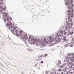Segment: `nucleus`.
Wrapping results in <instances>:
<instances>
[{
    "instance_id": "nucleus-1",
    "label": "nucleus",
    "mask_w": 74,
    "mask_h": 74,
    "mask_svg": "<svg viewBox=\"0 0 74 74\" xmlns=\"http://www.w3.org/2000/svg\"><path fill=\"white\" fill-rule=\"evenodd\" d=\"M31 42H33L34 44L36 43V45H39V44L42 46L45 47V45H47V39H46V38H45L42 42V41L41 40H40L38 39L34 40V38H31Z\"/></svg>"
},
{
    "instance_id": "nucleus-2",
    "label": "nucleus",
    "mask_w": 74,
    "mask_h": 74,
    "mask_svg": "<svg viewBox=\"0 0 74 74\" xmlns=\"http://www.w3.org/2000/svg\"><path fill=\"white\" fill-rule=\"evenodd\" d=\"M60 36L61 35H60V34H58L57 33V34H56V37L55 38H54L53 37L52 38L51 36L49 38L50 39L49 41V42L50 43H52L53 44L55 43L54 42L56 43H57V42H60L61 40L60 38H58L56 36H58V37H60Z\"/></svg>"
},
{
    "instance_id": "nucleus-3",
    "label": "nucleus",
    "mask_w": 74,
    "mask_h": 74,
    "mask_svg": "<svg viewBox=\"0 0 74 74\" xmlns=\"http://www.w3.org/2000/svg\"><path fill=\"white\" fill-rule=\"evenodd\" d=\"M68 12L69 13V14H68V15L69 16L68 17L69 21L71 17L73 18V10H72L71 11H70V10H69Z\"/></svg>"
},
{
    "instance_id": "nucleus-4",
    "label": "nucleus",
    "mask_w": 74,
    "mask_h": 74,
    "mask_svg": "<svg viewBox=\"0 0 74 74\" xmlns=\"http://www.w3.org/2000/svg\"><path fill=\"white\" fill-rule=\"evenodd\" d=\"M25 35H24L23 36V39H25V40H27V39H28V37L27 36V34H25Z\"/></svg>"
},
{
    "instance_id": "nucleus-5",
    "label": "nucleus",
    "mask_w": 74,
    "mask_h": 74,
    "mask_svg": "<svg viewBox=\"0 0 74 74\" xmlns=\"http://www.w3.org/2000/svg\"><path fill=\"white\" fill-rule=\"evenodd\" d=\"M8 13H5L4 15H3V17H5V18H9V16L8 15Z\"/></svg>"
},
{
    "instance_id": "nucleus-6",
    "label": "nucleus",
    "mask_w": 74,
    "mask_h": 74,
    "mask_svg": "<svg viewBox=\"0 0 74 74\" xmlns=\"http://www.w3.org/2000/svg\"><path fill=\"white\" fill-rule=\"evenodd\" d=\"M9 19H10L9 18H7L6 19H5V18H4L3 19L4 22H6V21H9Z\"/></svg>"
},
{
    "instance_id": "nucleus-7",
    "label": "nucleus",
    "mask_w": 74,
    "mask_h": 74,
    "mask_svg": "<svg viewBox=\"0 0 74 74\" xmlns=\"http://www.w3.org/2000/svg\"><path fill=\"white\" fill-rule=\"evenodd\" d=\"M23 32L22 30L20 31L19 32V33H20V34L19 35V36L20 37H22V36H23V34L22 33Z\"/></svg>"
},
{
    "instance_id": "nucleus-8",
    "label": "nucleus",
    "mask_w": 74,
    "mask_h": 74,
    "mask_svg": "<svg viewBox=\"0 0 74 74\" xmlns=\"http://www.w3.org/2000/svg\"><path fill=\"white\" fill-rule=\"evenodd\" d=\"M70 59H71V61L74 62V57L70 58Z\"/></svg>"
},
{
    "instance_id": "nucleus-9",
    "label": "nucleus",
    "mask_w": 74,
    "mask_h": 74,
    "mask_svg": "<svg viewBox=\"0 0 74 74\" xmlns=\"http://www.w3.org/2000/svg\"><path fill=\"white\" fill-rule=\"evenodd\" d=\"M3 0H0V5H1L3 4Z\"/></svg>"
},
{
    "instance_id": "nucleus-10",
    "label": "nucleus",
    "mask_w": 74,
    "mask_h": 74,
    "mask_svg": "<svg viewBox=\"0 0 74 74\" xmlns=\"http://www.w3.org/2000/svg\"><path fill=\"white\" fill-rule=\"evenodd\" d=\"M27 50L28 51H30V52H33V50L32 49H27Z\"/></svg>"
},
{
    "instance_id": "nucleus-11",
    "label": "nucleus",
    "mask_w": 74,
    "mask_h": 74,
    "mask_svg": "<svg viewBox=\"0 0 74 74\" xmlns=\"http://www.w3.org/2000/svg\"><path fill=\"white\" fill-rule=\"evenodd\" d=\"M67 4V3H65V4L66 5H68V6H69L71 4V2H69Z\"/></svg>"
},
{
    "instance_id": "nucleus-12",
    "label": "nucleus",
    "mask_w": 74,
    "mask_h": 74,
    "mask_svg": "<svg viewBox=\"0 0 74 74\" xmlns=\"http://www.w3.org/2000/svg\"><path fill=\"white\" fill-rule=\"evenodd\" d=\"M11 31H12V33H13V34H14V35L16 36V34H14V29H13Z\"/></svg>"
},
{
    "instance_id": "nucleus-13",
    "label": "nucleus",
    "mask_w": 74,
    "mask_h": 74,
    "mask_svg": "<svg viewBox=\"0 0 74 74\" xmlns=\"http://www.w3.org/2000/svg\"><path fill=\"white\" fill-rule=\"evenodd\" d=\"M63 40H64V41H66V37H64V38H63Z\"/></svg>"
},
{
    "instance_id": "nucleus-14",
    "label": "nucleus",
    "mask_w": 74,
    "mask_h": 74,
    "mask_svg": "<svg viewBox=\"0 0 74 74\" xmlns=\"http://www.w3.org/2000/svg\"><path fill=\"white\" fill-rule=\"evenodd\" d=\"M12 23H9V26H10V27H11L12 26Z\"/></svg>"
},
{
    "instance_id": "nucleus-15",
    "label": "nucleus",
    "mask_w": 74,
    "mask_h": 74,
    "mask_svg": "<svg viewBox=\"0 0 74 74\" xmlns=\"http://www.w3.org/2000/svg\"><path fill=\"white\" fill-rule=\"evenodd\" d=\"M18 32H19V30H18V29H16L15 31V33H18Z\"/></svg>"
},
{
    "instance_id": "nucleus-16",
    "label": "nucleus",
    "mask_w": 74,
    "mask_h": 74,
    "mask_svg": "<svg viewBox=\"0 0 74 74\" xmlns=\"http://www.w3.org/2000/svg\"><path fill=\"white\" fill-rule=\"evenodd\" d=\"M10 26L9 24L7 23L6 25V26L7 28V26Z\"/></svg>"
},
{
    "instance_id": "nucleus-17",
    "label": "nucleus",
    "mask_w": 74,
    "mask_h": 74,
    "mask_svg": "<svg viewBox=\"0 0 74 74\" xmlns=\"http://www.w3.org/2000/svg\"><path fill=\"white\" fill-rule=\"evenodd\" d=\"M42 56H43V57L44 58V56H43V55H41V56H40V57L39 56H38V58H40V57L42 58Z\"/></svg>"
},
{
    "instance_id": "nucleus-18",
    "label": "nucleus",
    "mask_w": 74,
    "mask_h": 74,
    "mask_svg": "<svg viewBox=\"0 0 74 74\" xmlns=\"http://www.w3.org/2000/svg\"><path fill=\"white\" fill-rule=\"evenodd\" d=\"M3 8V6H0V9H1L2 10Z\"/></svg>"
},
{
    "instance_id": "nucleus-19",
    "label": "nucleus",
    "mask_w": 74,
    "mask_h": 74,
    "mask_svg": "<svg viewBox=\"0 0 74 74\" xmlns=\"http://www.w3.org/2000/svg\"><path fill=\"white\" fill-rule=\"evenodd\" d=\"M68 21L66 22V23H67V25L68 26H69L70 25V23H68Z\"/></svg>"
},
{
    "instance_id": "nucleus-20",
    "label": "nucleus",
    "mask_w": 74,
    "mask_h": 74,
    "mask_svg": "<svg viewBox=\"0 0 74 74\" xmlns=\"http://www.w3.org/2000/svg\"><path fill=\"white\" fill-rule=\"evenodd\" d=\"M16 28H17V27H15L13 29V30H16Z\"/></svg>"
},
{
    "instance_id": "nucleus-21",
    "label": "nucleus",
    "mask_w": 74,
    "mask_h": 74,
    "mask_svg": "<svg viewBox=\"0 0 74 74\" xmlns=\"http://www.w3.org/2000/svg\"><path fill=\"white\" fill-rule=\"evenodd\" d=\"M68 46V44H66L64 45V47H67Z\"/></svg>"
},
{
    "instance_id": "nucleus-22",
    "label": "nucleus",
    "mask_w": 74,
    "mask_h": 74,
    "mask_svg": "<svg viewBox=\"0 0 74 74\" xmlns=\"http://www.w3.org/2000/svg\"><path fill=\"white\" fill-rule=\"evenodd\" d=\"M5 9H6V7H4V8H3V9H2V10H3V11H4V10H5Z\"/></svg>"
},
{
    "instance_id": "nucleus-23",
    "label": "nucleus",
    "mask_w": 74,
    "mask_h": 74,
    "mask_svg": "<svg viewBox=\"0 0 74 74\" xmlns=\"http://www.w3.org/2000/svg\"><path fill=\"white\" fill-rule=\"evenodd\" d=\"M67 34V32H66L65 31H64V34L65 35H66V34Z\"/></svg>"
},
{
    "instance_id": "nucleus-24",
    "label": "nucleus",
    "mask_w": 74,
    "mask_h": 74,
    "mask_svg": "<svg viewBox=\"0 0 74 74\" xmlns=\"http://www.w3.org/2000/svg\"><path fill=\"white\" fill-rule=\"evenodd\" d=\"M8 22H7V23H9V24H10V23H11V21H9V20L8 21Z\"/></svg>"
},
{
    "instance_id": "nucleus-25",
    "label": "nucleus",
    "mask_w": 74,
    "mask_h": 74,
    "mask_svg": "<svg viewBox=\"0 0 74 74\" xmlns=\"http://www.w3.org/2000/svg\"><path fill=\"white\" fill-rule=\"evenodd\" d=\"M69 29L71 28H72V26H71V25L69 26Z\"/></svg>"
},
{
    "instance_id": "nucleus-26",
    "label": "nucleus",
    "mask_w": 74,
    "mask_h": 74,
    "mask_svg": "<svg viewBox=\"0 0 74 74\" xmlns=\"http://www.w3.org/2000/svg\"><path fill=\"white\" fill-rule=\"evenodd\" d=\"M3 11V9H2V10H0V12L1 13Z\"/></svg>"
},
{
    "instance_id": "nucleus-27",
    "label": "nucleus",
    "mask_w": 74,
    "mask_h": 74,
    "mask_svg": "<svg viewBox=\"0 0 74 74\" xmlns=\"http://www.w3.org/2000/svg\"><path fill=\"white\" fill-rule=\"evenodd\" d=\"M9 19L10 20H12V17H10Z\"/></svg>"
},
{
    "instance_id": "nucleus-28",
    "label": "nucleus",
    "mask_w": 74,
    "mask_h": 74,
    "mask_svg": "<svg viewBox=\"0 0 74 74\" xmlns=\"http://www.w3.org/2000/svg\"><path fill=\"white\" fill-rule=\"evenodd\" d=\"M70 47H73V45H70Z\"/></svg>"
},
{
    "instance_id": "nucleus-29",
    "label": "nucleus",
    "mask_w": 74,
    "mask_h": 74,
    "mask_svg": "<svg viewBox=\"0 0 74 74\" xmlns=\"http://www.w3.org/2000/svg\"><path fill=\"white\" fill-rule=\"evenodd\" d=\"M5 12H2V14H3V15H4L5 14Z\"/></svg>"
},
{
    "instance_id": "nucleus-30",
    "label": "nucleus",
    "mask_w": 74,
    "mask_h": 74,
    "mask_svg": "<svg viewBox=\"0 0 74 74\" xmlns=\"http://www.w3.org/2000/svg\"><path fill=\"white\" fill-rule=\"evenodd\" d=\"M11 27H10V26H9V27H8V29L9 30H10V28H11Z\"/></svg>"
},
{
    "instance_id": "nucleus-31",
    "label": "nucleus",
    "mask_w": 74,
    "mask_h": 74,
    "mask_svg": "<svg viewBox=\"0 0 74 74\" xmlns=\"http://www.w3.org/2000/svg\"><path fill=\"white\" fill-rule=\"evenodd\" d=\"M68 55L69 56H71V54L70 53H69L68 54Z\"/></svg>"
},
{
    "instance_id": "nucleus-32",
    "label": "nucleus",
    "mask_w": 74,
    "mask_h": 74,
    "mask_svg": "<svg viewBox=\"0 0 74 74\" xmlns=\"http://www.w3.org/2000/svg\"><path fill=\"white\" fill-rule=\"evenodd\" d=\"M66 28V30H68V29H67V26H66L65 27V28Z\"/></svg>"
},
{
    "instance_id": "nucleus-33",
    "label": "nucleus",
    "mask_w": 74,
    "mask_h": 74,
    "mask_svg": "<svg viewBox=\"0 0 74 74\" xmlns=\"http://www.w3.org/2000/svg\"><path fill=\"white\" fill-rule=\"evenodd\" d=\"M16 35L17 36H19V34L18 33H16Z\"/></svg>"
},
{
    "instance_id": "nucleus-34",
    "label": "nucleus",
    "mask_w": 74,
    "mask_h": 74,
    "mask_svg": "<svg viewBox=\"0 0 74 74\" xmlns=\"http://www.w3.org/2000/svg\"><path fill=\"white\" fill-rule=\"evenodd\" d=\"M61 31V34H62L63 33V32L62 31Z\"/></svg>"
},
{
    "instance_id": "nucleus-35",
    "label": "nucleus",
    "mask_w": 74,
    "mask_h": 74,
    "mask_svg": "<svg viewBox=\"0 0 74 74\" xmlns=\"http://www.w3.org/2000/svg\"><path fill=\"white\" fill-rule=\"evenodd\" d=\"M73 1L72 0H71V2L72 3H73Z\"/></svg>"
},
{
    "instance_id": "nucleus-36",
    "label": "nucleus",
    "mask_w": 74,
    "mask_h": 74,
    "mask_svg": "<svg viewBox=\"0 0 74 74\" xmlns=\"http://www.w3.org/2000/svg\"><path fill=\"white\" fill-rule=\"evenodd\" d=\"M69 9H71V6H69Z\"/></svg>"
},
{
    "instance_id": "nucleus-37",
    "label": "nucleus",
    "mask_w": 74,
    "mask_h": 74,
    "mask_svg": "<svg viewBox=\"0 0 74 74\" xmlns=\"http://www.w3.org/2000/svg\"><path fill=\"white\" fill-rule=\"evenodd\" d=\"M37 64H38V63H36V64L35 65V67H36L37 66H37Z\"/></svg>"
},
{
    "instance_id": "nucleus-38",
    "label": "nucleus",
    "mask_w": 74,
    "mask_h": 74,
    "mask_svg": "<svg viewBox=\"0 0 74 74\" xmlns=\"http://www.w3.org/2000/svg\"><path fill=\"white\" fill-rule=\"evenodd\" d=\"M30 39H31L30 38H29L28 39V41L29 42H30Z\"/></svg>"
},
{
    "instance_id": "nucleus-39",
    "label": "nucleus",
    "mask_w": 74,
    "mask_h": 74,
    "mask_svg": "<svg viewBox=\"0 0 74 74\" xmlns=\"http://www.w3.org/2000/svg\"><path fill=\"white\" fill-rule=\"evenodd\" d=\"M32 38V36H29V38Z\"/></svg>"
},
{
    "instance_id": "nucleus-40",
    "label": "nucleus",
    "mask_w": 74,
    "mask_h": 74,
    "mask_svg": "<svg viewBox=\"0 0 74 74\" xmlns=\"http://www.w3.org/2000/svg\"><path fill=\"white\" fill-rule=\"evenodd\" d=\"M73 23H71V26H73Z\"/></svg>"
},
{
    "instance_id": "nucleus-41",
    "label": "nucleus",
    "mask_w": 74,
    "mask_h": 74,
    "mask_svg": "<svg viewBox=\"0 0 74 74\" xmlns=\"http://www.w3.org/2000/svg\"><path fill=\"white\" fill-rule=\"evenodd\" d=\"M40 63H42V64L43 63V61H41L40 62Z\"/></svg>"
},
{
    "instance_id": "nucleus-42",
    "label": "nucleus",
    "mask_w": 74,
    "mask_h": 74,
    "mask_svg": "<svg viewBox=\"0 0 74 74\" xmlns=\"http://www.w3.org/2000/svg\"><path fill=\"white\" fill-rule=\"evenodd\" d=\"M42 60V59H39V60H38V61H39V60Z\"/></svg>"
},
{
    "instance_id": "nucleus-43",
    "label": "nucleus",
    "mask_w": 74,
    "mask_h": 74,
    "mask_svg": "<svg viewBox=\"0 0 74 74\" xmlns=\"http://www.w3.org/2000/svg\"><path fill=\"white\" fill-rule=\"evenodd\" d=\"M58 33L59 34H61V31H59L58 32Z\"/></svg>"
},
{
    "instance_id": "nucleus-44",
    "label": "nucleus",
    "mask_w": 74,
    "mask_h": 74,
    "mask_svg": "<svg viewBox=\"0 0 74 74\" xmlns=\"http://www.w3.org/2000/svg\"><path fill=\"white\" fill-rule=\"evenodd\" d=\"M72 21V19H70V22L71 23Z\"/></svg>"
},
{
    "instance_id": "nucleus-45",
    "label": "nucleus",
    "mask_w": 74,
    "mask_h": 74,
    "mask_svg": "<svg viewBox=\"0 0 74 74\" xmlns=\"http://www.w3.org/2000/svg\"><path fill=\"white\" fill-rule=\"evenodd\" d=\"M45 57H46L47 56V53L45 54Z\"/></svg>"
},
{
    "instance_id": "nucleus-46",
    "label": "nucleus",
    "mask_w": 74,
    "mask_h": 74,
    "mask_svg": "<svg viewBox=\"0 0 74 74\" xmlns=\"http://www.w3.org/2000/svg\"><path fill=\"white\" fill-rule=\"evenodd\" d=\"M61 74H64V73L62 72L61 73Z\"/></svg>"
},
{
    "instance_id": "nucleus-47",
    "label": "nucleus",
    "mask_w": 74,
    "mask_h": 74,
    "mask_svg": "<svg viewBox=\"0 0 74 74\" xmlns=\"http://www.w3.org/2000/svg\"><path fill=\"white\" fill-rule=\"evenodd\" d=\"M71 6L72 7H74V4H72L71 5Z\"/></svg>"
},
{
    "instance_id": "nucleus-48",
    "label": "nucleus",
    "mask_w": 74,
    "mask_h": 74,
    "mask_svg": "<svg viewBox=\"0 0 74 74\" xmlns=\"http://www.w3.org/2000/svg\"><path fill=\"white\" fill-rule=\"evenodd\" d=\"M72 40L73 41H74V38H72Z\"/></svg>"
},
{
    "instance_id": "nucleus-49",
    "label": "nucleus",
    "mask_w": 74,
    "mask_h": 74,
    "mask_svg": "<svg viewBox=\"0 0 74 74\" xmlns=\"http://www.w3.org/2000/svg\"><path fill=\"white\" fill-rule=\"evenodd\" d=\"M71 54L72 55H74V53H71Z\"/></svg>"
},
{
    "instance_id": "nucleus-50",
    "label": "nucleus",
    "mask_w": 74,
    "mask_h": 74,
    "mask_svg": "<svg viewBox=\"0 0 74 74\" xmlns=\"http://www.w3.org/2000/svg\"><path fill=\"white\" fill-rule=\"evenodd\" d=\"M8 37L9 38L10 40H11V39H10V37H9V36H8Z\"/></svg>"
},
{
    "instance_id": "nucleus-51",
    "label": "nucleus",
    "mask_w": 74,
    "mask_h": 74,
    "mask_svg": "<svg viewBox=\"0 0 74 74\" xmlns=\"http://www.w3.org/2000/svg\"><path fill=\"white\" fill-rule=\"evenodd\" d=\"M62 36H63V34H61V35Z\"/></svg>"
},
{
    "instance_id": "nucleus-52",
    "label": "nucleus",
    "mask_w": 74,
    "mask_h": 74,
    "mask_svg": "<svg viewBox=\"0 0 74 74\" xmlns=\"http://www.w3.org/2000/svg\"><path fill=\"white\" fill-rule=\"evenodd\" d=\"M70 31V30H68V32H69Z\"/></svg>"
},
{
    "instance_id": "nucleus-53",
    "label": "nucleus",
    "mask_w": 74,
    "mask_h": 74,
    "mask_svg": "<svg viewBox=\"0 0 74 74\" xmlns=\"http://www.w3.org/2000/svg\"><path fill=\"white\" fill-rule=\"evenodd\" d=\"M13 27H14L13 26H11V28L12 29V28H13Z\"/></svg>"
},
{
    "instance_id": "nucleus-54",
    "label": "nucleus",
    "mask_w": 74,
    "mask_h": 74,
    "mask_svg": "<svg viewBox=\"0 0 74 74\" xmlns=\"http://www.w3.org/2000/svg\"><path fill=\"white\" fill-rule=\"evenodd\" d=\"M70 74H73V73L72 72L70 73Z\"/></svg>"
},
{
    "instance_id": "nucleus-55",
    "label": "nucleus",
    "mask_w": 74,
    "mask_h": 74,
    "mask_svg": "<svg viewBox=\"0 0 74 74\" xmlns=\"http://www.w3.org/2000/svg\"><path fill=\"white\" fill-rule=\"evenodd\" d=\"M73 32H72V33H71V34H73Z\"/></svg>"
},
{
    "instance_id": "nucleus-56",
    "label": "nucleus",
    "mask_w": 74,
    "mask_h": 74,
    "mask_svg": "<svg viewBox=\"0 0 74 74\" xmlns=\"http://www.w3.org/2000/svg\"><path fill=\"white\" fill-rule=\"evenodd\" d=\"M25 44H26V45H27V47H29V46L28 45H27V44L26 43H25Z\"/></svg>"
},
{
    "instance_id": "nucleus-57",
    "label": "nucleus",
    "mask_w": 74,
    "mask_h": 74,
    "mask_svg": "<svg viewBox=\"0 0 74 74\" xmlns=\"http://www.w3.org/2000/svg\"><path fill=\"white\" fill-rule=\"evenodd\" d=\"M45 74H47V71H45Z\"/></svg>"
},
{
    "instance_id": "nucleus-58",
    "label": "nucleus",
    "mask_w": 74,
    "mask_h": 74,
    "mask_svg": "<svg viewBox=\"0 0 74 74\" xmlns=\"http://www.w3.org/2000/svg\"><path fill=\"white\" fill-rule=\"evenodd\" d=\"M43 40H44V39H41L42 41H43Z\"/></svg>"
},
{
    "instance_id": "nucleus-59",
    "label": "nucleus",
    "mask_w": 74,
    "mask_h": 74,
    "mask_svg": "<svg viewBox=\"0 0 74 74\" xmlns=\"http://www.w3.org/2000/svg\"><path fill=\"white\" fill-rule=\"evenodd\" d=\"M21 74H24V73H21Z\"/></svg>"
},
{
    "instance_id": "nucleus-60",
    "label": "nucleus",
    "mask_w": 74,
    "mask_h": 74,
    "mask_svg": "<svg viewBox=\"0 0 74 74\" xmlns=\"http://www.w3.org/2000/svg\"><path fill=\"white\" fill-rule=\"evenodd\" d=\"M57 74H60V73H57Z\"/></svg>"
},
{
    "instance_id": "nucleus-61",
    "label": "nucleus",
    "mask_w": 74,
    "mask_h": 74,
    "mask_svg": "<svg viewBox=\"0 0 74 74\" xmlns=\"http://www.w3.org/2000/svg\"><path fill=\"white\" fill-rule=\"evenodd\" d=\"M50 74H53V73H50Z\"/></svg>"
},
{
    "instance_id": "nucleus-62",
    "label": "nucleus",
    "mask_w": 74,
    "mask_h": 74,
    "mask_svg": "<svg viewBox=\"0 0 74 74\" xmlns=\"http://www.w3.org/2000/svg\"><path fill=\"white\" fill-rule=\"evenodd\" d=\"M13 27H14V25H13Z\"/></svg>"
},
{
    "instance_id": "nucleus-63",
    "label": "nucleus",
    "mask_w": 74,
    "mask_h": 74,
    "mask_svg": "<svg viewBox=\"0 0 74 74\" xmlns=\"http://www.w3.org/2000/svg\"><path fill=\"white\" fill-rule=\"evenodd\" d=\"M73 70H74V67L73 68Z\"/></svg>"
},
{
    "instance_id": "nucleus-64",
    "label": "nucleus",
    "mask_w": 74,
    "mask_h": 74,
    "mask_svg": "<svg viewBox=\"0 0 74 74\" xmlns=\"http://www.w3.org/2000/svg\"><path fill=\"white\" fill-rule=\"evenodd\" d=\"M58 70H59V71H61V70H60V69H58Z\"/></svg>"
}]
</instances>
